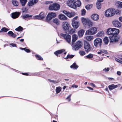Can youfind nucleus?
<instances>
[{
	"instance_id": "obj_1",
	"label": "nucleus",
	"mask_w": 122,
	"mask_h": 122,
	"mask_svg": "<svg viewBox=\"0 0 122 122\" xmlns=\"http://www.w3.org/2000/svg\"><path fill=\"white\" fill-rule=\"evenodd\" d=\"M119 32V30L115 28H109L107 29V34L111 35L109 37L110 42H116L118 41V38L117 37V36Z\"/></svg>"
},
{
	"instance_id": "obj_2",
	"label": "nucleus",
	"mask_w": 122,
	"mask_h": 122,
	"mask_svg": "<svg viewBox=\"0 0 122 122\" xmlns=\"http://www.w3.org/2000/svg\"><path fill=\"white\" fill-rule=\"evenodd\" d=\"M72 47V49L75 51H77L81 48L82 46V43L81 41H78L75 43L73 45H71Z\"/></svg>"
},
{
	"instance_id": "obj_3",
	"label": "nucleus",
	"mask_w": 122,
	"mask_h": 122,
	"mask_svg": "<svg viewBox=\"0 0 122 122\" xmlns=\"http://www.w3.org/2000/svg\"><path fill=\"white\" fill-rule=\"evenodd\" d=\"M81 20L84 25H87L89 27L92 26L93 25L92 22L88 19H86L83 17L82 18Z\"/></svg>"
},
{
	"instance_id": "obj_4",
	"label": "nucleus",
	"mask_w": 122,
	"mask_h": 122,
	"mask_svg": "<svg viewBox=\"0 0 122 122\" xmlns=\"http://www.w3.org/2000/svg\"><path fill=\"white\" fill-rule=\"evenodd\" d=\"M60 8V6L59 4L54 3L49 5V9L50 10L57 11Z\"/></svg>"
},
{
	"instance_id": "obj_5",
	"label": "nucleus",
	"mask_w": 122,
	"mask_h": 122,
	"mask_svg": "<svg viewBox=\"0 0 122 122\" xmlns=\"http://www.w3.org/2000/svg\"><path fill=\"white\" fill-rule=\"evenodd\" d=\"M115 13L114 10L112 8L106 10L105 13V15L107 17L112 16Z\"/></svg>"
},
{
	"instance_id": "obj_6",
	"label": "nucleus",
	"mask_w": 122,
	"mask_h": 122,
	"mask_svg": "<svg viewBox=\"0 0 122 122\" xmlns=\"http://www.w3.org/2000/svg\"><path fill=\"white\" fill-rule=\"evenodd\" d=\"M97 28L95 27H93L86 30L85 33L86 35H94L97 32Z\"/></svg>"
},
{
	"instance_id": "obj_7",
	"label": "nucleus",
	"mask_w": 122,
	"mask_h": 122,
	"mask_svg": "<svg viewBox=\"0 0 122 122\" xmlns=\"http://www.w3.org/2000/svg\"><path fill=\"white\" fill-rule=\"evenodd\" d=\"M46 14L43 12H42L40 13L38 15L34 16L31 19H34V20H41L44 18L46 17Z\"/></svg>"
},
{
	"instance_id": "obj_8",
	"label": "nucleus",
	"mask_w": 122,
	"mask_h": 122,
	"mask_svg": "<svg viewBox=\"0 0 122 122\" xmlns=\"http://www.w3.org/2000/svg\"><path fill=\"white\" fill-rule=\"evenodd\" d=\"M60 35L63 37L66 41L69 44H70L71 41V36L68 34L61 33Z\"/></svg>"
},
{
	"instance_id": "obj_9",
	"label": "nucleus",
	"mask_w": 122,
	"mask_h": 122,
	"mask_svg": "<svg viewBox=\"0 0 122 122\" xmlns=\"http://www.w3.org/2000/svg\"><path fill=\"white\" fill-rule=\"evenodd\" d=\"M56 15L55 13L51 12L49 13L47 16L46 20L47 22L49 21L52 18L56 17Z\"/></svg>"
},
{
	"instance_id": "obj_10",
	"label": "nucleus",
	"mask_w": 122,
	"mask_h": 122,
	"mask_svg": "<svg viewBox=\"0 0 122 122\" xmlns=\"http://www.w3.org/2000/svg\"><path fill=\"white\" fill-rule=\"evenodd\" d=\"M84 48L85 51L87 53L90 51L91 49L90 44L86 41H84Z\"/></svg>"
},
{
	"instance_id": "obj_11",
	"label": "nucleus",
	"mask_w": 122,
	"mask_h": 122,
	"mask_svg": "<svg viewBox=\"0 0 122 122\" xmlns=\"http://www.w3.org/2000/svg\"><path fill=\"white\" fill-rule=\"evenodd\" d=\"M102 41V40L100 38H97L95 39L94 41V46L96 47L99 45L101 47Z\"/></svg>"
},
{
	"instance_id": "obj_12",
	"label": "nucleus",
	"mask_w": 122,
	"mask_h": 122,
	"mask_svg": "<svg viewBox=\"0 0 122 122\" xmlns=\"http://www.w3.org/2000/svg\"><path fill=\"white\" fill-rule=\"evenodd\" d=\"M62 26L64 30H67L68 29L70 26L69 23L67 22L64 21L62 23Z\"/></svg>"
},
{
	"instance_id": "obj_13",
	"label": "nucleus",
	"mask_w": 122,
	"mask_h": 122,
	"mask_svg": "<svg viewBox=\"0 0 122 122\" xmlns=\"http://www.w3.org/2000/svg\"><path fill=\"white\" fill-rule=\"evenodd\" d=\"M74 2L73 0H68L67 2V4L69 7L74 9H75V6Z\"/></svg>"
},
{
	"instance_id": "obj_14",
	"label": "nucleus",
	"mask_w": 122,
	"mask_h": 122,
	"mask_svg": "<svg viewBox=\"0 0 122 122\" xmlns=\"http://www.w3.org/2000/svg\"><path fill=\"white\" fill-rule=\"evenodd\" d=\"M63 13L69 17H73L75 15V13L73 12H70L64 10L63 11Z\"/></svg>"
},
{
	"instance_id": "obj_15",
	"label": "nucleus",
	"mask_w": 122,
	"mask_h": 122,
	"mask_svg": "<svg viewBox=\"0 0 122 122\" xmlns=\"http://www.w3.org/2000/svg\"><path fill=\"white\" fill-rule=\"evenodd\" d=\"M112 24L114 26L117 27H120L121 25L120 23L117 20H114L112 22Z\"/></svg>"
},
{
	"instance_id": "obj_16",
	"label": "nucleus",
	"mask_w": 122,
	"mask_h": 122,
	"mask_svg": "<svg viewBox=\"0 0 122 122\" xmlns=\"http://www.w3.org/2000/svg\"><path fill=\"white\" fill-rule=\"evenodd\" d=\"M20 14L19 12H15L12 14V17L13 18L16 19L17 18Z\"/></svg>"
},
{
	"instance_id": "obj_17",
	"label": "nucleus",
	"mask_w": 122,
	"mask_h": 122,
	"mask_svg": "<svg viewBox=\"0 0 122 122\" xmlns=\"http://www.w3.org/2000/svg\"><path fill=\"white\" fill-rule=\"evenodd\" d=\"M22 17L23 19L25 20L27 18H29V19H31L33 17L32 15H29L28 14L23 15H22Z\"/></svg>"
},
{
	"instance_id": "obj_18",
	"label": "nucleus",
	"mask_w": 122,
	"mask_h": 122,
	"mask_svg": "<svg viewBox=\"0 0 122 122\" xmlns=\"http://www.w3.org/2000/svg\"><path fill=\"white\" fill-rule=\"evenodd\" d=\"M72 25L73 27L76 29L79 26L80 24L78 21H74L72 22Z\"/></svg>"
},
{
	"instance_id": "obj_19",
	"label": "nucleus",
	"mask_w": 122,
	"mask_h": 122,
	"mask_svg": "<svg viewBox=\"0 0 122 122\" xmlns=\"http://www.w3.org/2000/svg\"><path fill=\"white\" fill-rule=\"evenodd\" d=\"M78 36L76 34H73L72 36V39L71 42V44L73 45L74 44V42L77 40L78 39Z\"/></svg>"
},
{
	"instance_id": "obj_20",
	"label": "nucleus",
	"mask_w": 122,
	"mask_h": 122,
	"mask_svg": "<svg viewBox=\"0 0 122 122\" xmlns=\"http://www.w3.org/2000/svg\"><path fill=\"white\" fill-rule=\"evenodd\" d=\"M59 18L61 20H66L67 19V17L62 14H61L59 15Z\"/></svg>"
},
{
	"instance_id": "obj_21",
	"label": "nucleus",
	"mask_w": 122,
	"mask_h": 122,
	"mask_svg": "<svg viewBox=\"0 0 122 122\" xmlns=\"http://www.w3.org/2000/svg\"><path fill=\"white\" fill-rule=\"evenodd\" d=\"M92 18L94 20H97L99 19V17L97 14H93L91 16Z\"/></svg>"
},
{
	"instance_id": "obj_22",
	"label": "nucleus",
	"mask_w": 122,
	"mask_h": 122,
	"mask_svg": "<svg viewBox=\"0 0 122 122\" xmlns=\"http://www.w3.org/2000/svg\"><path fill=\"white\" fill-rule=\"evenodd\" d=\"M85 31L84 30L81 29L78 32V35L79 37H82Z\"/></svg>"
},
{
	"instance_id": "obj_23",
	"label": "nucleus",
	"mask_w": 122,
	"mask_h": 122,
	"mask_svg": "<svg viewBox=\"0 0 122 122\" xmlns=\"http://www.w3.org/2000/svg\"><path fill=\"white\" fill-rule=\"evenodd\" d=\"M74 4L75 5V8L76 7H80L81 5V2L79 0H73Z\"/></svg>"
},
{
	"instance_id": "obj_24",
	"label": "nucleus",
	"mask_w": 122,
	"mask_h": 122,
	"mask_svg": "<svg viewBox=\"0 0 122 122\" xmlns=\"http://www.w3.org/2000/svg\"><path fill=\"white\" fill-rule=\"evenodd\" d=\"M118 85H114V84H112L108 86V87L109 88V90H112L117 87Z\"/></svg>"
},
{
	"instance_id": "obj_25",
	"label": "nucleus",
	"mask_w": 122,
	"mask_h": 122,
	"mask_svg": "<svg viewBox=\"0 0 122 122\" xmlns=\"http://www.w3.org/2000/svg\"><path fill=\"white\" fill-rule=\"evenodd\" d=\"M65 51V50L64 49H61L56 51L54 52V54L58 56V54H61Z\"/></svg>"
},
{
	"instance_id": "obj_26",
	"label": "nucleus",
	"mask_w": 122,
	"mask_h": 122,
	"mask_svg": "<svg viewBox=\"0 0 122 122\" xmlns=\"http://www.w3.org/2000/svg\"><path fill=\"white\" fill-rule=\"evenodd\" d=\"M7 34L9 36L13 38L15 37L16 36V35L12 31H9L7 33Z\"/></svg>"
},
{
	"instance_id": "obj_27",
	"label": "nucleus",
	"mask_w": 122,
	"mask_h": 122,
	"mask_svg": "<svg viewBox=\"0 0 122 122\" xmlns=\"http://www.w3.org/2000/svg\"><path fill=\"white\" fill-rule=\"evenodd\" d=\"M52 22L57 25H59L60 23V21L57 18H55L52 20Z\"/></svg>"
},
{
	"instance_id": "obj_28",
	"label": "nucleus",
	"mask_w": 122,
	"mask_h": 122,
	"mask_svg": "<svg viewBox=\"0 0 122 122\" xmlns=\"http://www.w3.org/2000/svg\"><path fill=\"white\" fill-rule=\"evenodd\" d=\"M104 36V32L103 31H99L97 34V36L98 37H101Z\"/></svg>"
},
{
	"instance_id": "obj_29",
	"label": "nucleus",
	"mask_w": 122,
	"mask_h": 122,
	"mask_svg": "<svg viewBox=\"0 0 122 122\" xmlns=\"http://www.w3.org/2000/svg\"><path fill=\"white\" fill-rule=\"evenodd\" d=\"M85 38L88 41H90L93 39V36H86L85 37Z\"/></svg>"
},
{
	"instance_id": "obj_30",
	"label": "nucleus",
	"mask_w": 122,
	"mask_h": 122,
	"mask_svg": "<svg viewBox=\"0 0 122 122\" xmlns=\"http://www.w3.org/2000/svg\"><path fill=\"white\" fill-rule=\"evenodd\" d=\"M78 67V66L77 65L76 63H74L70 66V67L72 68H73L74 69H76Z\"/></svg>"
},
{
	"instance_id": "obj_31",
	"label": "nucleus",
	"mask_w": 122,
	"mask_h": 122,
	"mask_svg": "<svg viewBox=\"0 0 122 122\" xmlns=\"http://www.w3.org/2000/svg\"><path fill=\"white\" fill-rule=\"evenodd\" d=\"M20 3L22 6H24L25 5L27 1V0H20Z\"/></svg>"
},
{
	"instance_id": "obj_32",
	"label": "nucleus",
	"mask_w": 122,
	"mask_h": 122,
	"mask_svg": "<svg viewBox=\"0 0 122 122\" xmlns=\"http://www.w3.org/2000/svg\"><path fill=\"white\" fill-rule=\"evenodd\" d=\"M92 4H88L85 6V8L87 10H89L91 9L92 7Z\"/></svg>"
},
{
	"instance_id": "obj_33",
	"label": "nucleus",
	"mask_w": 122,
	"mask_h": 122,
	"mask_svg": "<svg viewBox=\"0 0 122 122\" xmlns=\"http://www.w3.org/2000/svg\"><path fill=\"white\" fill-rule=\"evenodd\" d=\"M12 2L13 5L15 6H17L18 5V2L16 0H13Z\"/></svg>"
},
{
	"instance_id": "obj_34",
	"label": "nucleus",
	"mask_w": 122,
	"mask_h": 122,
	"mask_svg": "<svg viewBox=\"0 0 122 122\" xmlns=\"http://www.w3.org/2000/svg\"><path fill=\"white\" fill-rule=\"evenodd\" d=\"M117 7L119 8H121L122 6V2L120 1H117L116 3Z\"/></svg>"
},
{
	"instance_id": "obj_35",
	"label": "nucleus",
	"mask_w": 122,
	"mask_h": 122,
	"mask_svg": "<svg viewBox=\"0 0 122 122\" xmlns=\"http://www.w3.org/2000/svg\"><path fill=\"white\" fill-rule=\"evenodd\" d=\"M103 42L104 43L106 44H108L109 42V40L108 38L107 37H106L103 39Z\"/></svg>"
},
{
	"instance_id": "obj_36",
	"label": "nucleus",
	"mask_w": 122,
	"mask_h": 122,
	"mask_svg": "<svg viewBox=\"0 0 122 122\" xmlns=\"http://www.w3.org/2000/svg\"><path fill=\"white\" fill-rule=\"evenodd\" d=\"M61 88L60 87H57L56 88V91L57 93H58L61 91Z\"/></svg>"
},
{
	"instance_id": "obj_37",
	"label": "nucleus",
	"mask_w": 122,
	"mask_h": 122,
	"mask_svg": "<svg viewBox=\"0 0 122 122\" xmlns=\"http://www.w3.org/2000/svg\"><path fill=\"white\" fill-rule=\"evenodd\" d=\"M101 3L97 1V9H99L101 8Z\"/></svg>"
},
{
	"instance_id": "obj_38",
	"label": "nucleus",
	"mask_w": 122,
	"mask_h": 122,
	"mask_svg": "<svg viewBox=\"0 0 122 122\" xmlns=\"http://www.w3.org/2000/svg\"><path fill=\"white\" fill-rule=\"evenodd\" d=\"M86 58H87L88 59H91L93 58V55L92 54H89L87 56H85Z\"/></svg>"
},
{
	"instance_id": "obj_39",
	"label": "nucleus",
	"mask_w": 122,
	"mask_h": 122,
	"mask_svg": "<svg viewBox=\"0 0 122 122\" xmlns=\"http://www.w3.org/2000/svg\"><path fill=\"white\" fill-rule=\"evenodd\" d=\"M35 56L36 59L38 60H43V58L40 55H36Z\"/></svg>"
},
{
	"instance_id": "obj_40",
	"label": "nucleus",
	"mask_w": 122,
	"mask_h": 122,
	"mask_svg": "<svg viewBox=\"0 0 122 122\" xmlns=\"http://www.w3.org/2000/svg\"><path fill=\"white\" fill-rule=\"evenodd\" d=\"M74 56V55H70V54H68L67 56L65 58L66 59H67L68 58H72Z\"/></svg>"
},
{
	"instance_id": "obj_41",
	"label": "nucleus",
	"mask_w": 122,
	"mask_h": 122,
	"mask_svg": "<svg viewBox=\"0 0 122 122\" xmlns=\"http://www.w3.org/2000/svg\"><path fill=\"white\" fill-rule=\"evenodd\" d=\"M34 4L32 0H30L29 1L28 3V5L29 6H32Z\"/></svg>"
},
{
	"instance_id": "obj_42",
	"label": "nucleus",
	"mask_w": 122,
	"mask_h": 122,
	"mask_svg": "<svg viewBox=\"0 0 122 122\" xmlns=\"http://www.w3.org/2000/svg\"><path fill=\"white\" fill-rule=\"evenodd\" d=\"M23 28L20 26L15 29V30L18 31H20L23 30Z\"/></svg>"
},
{
	"instance_id": "obj_43",
	"label": "nucleus",
	"mask_w": 122,
	"mask_h": 122,
	"mask_svg": "<svg viewBox=\"0 0 122 122\" xmlns=\"http://www.w3.org/2000/svg\"><path fill=\"white\" fill-rule=\"evenodd\" d=\"M9 30V29L5 27H3L1 29V31H2V32L3 31L6 32Z\"/></svg>"
},
{
	"instance_id": "obj_44",
	"label": "nucleus",
	"mask_w": 122,
	"mask_h": 122,
	"mask_svg": "<svg viewBox=\"0 0 122 122\" xmlns=\"http://www.w3.org/2000/svg\"><path fill=\"white\" fill-rule=\"evenodd\" d=\"M79 53L80 55L81 56H84L86 54L85 52L83 51H82L79 52Z\"/></svg>"
},
{
	"instance_id": "obj_45",
	"label": "nucleus",
	"mask_w": 122,
	"mask_h": 122,
	"mask_svg": "<svg viewBox=\"0 0 122 122\" xmlns=\"http://www.w3.org/2000/svg\"><path fill=\"white\" fill-rule=\"evenodd\" d=\"M81 15H85L86 13V11L85 9H82L81 11Z\"/></svg>"
},
{
	"instance_id": "obj_46",
	"label": "nucleus",
	"mask_w": 122,
	"mask_h": 122,
	"mask_svg": "<svg viewBox=\"0 0 122 122\" xmlns=\"http://www.w3.org/2000/svg\"><path fill=\"white\" fill-rule=\"evenodd\" d=\"M75 30L74 29H71L69 31V33L70 34H72L75 32Z\"/></svg>"
},
{
	"instance_id": "obj_47",
	"label": "nucleus",
	"mask_w": 122,
	"mask_h": 122,
	"mask_svg": "<svg viewBox=\"0 0 122 122\" xmlns=\"http://www.w3.org/2000/svg\"><path fill=\"white\" fill-rule=\"evenodd\" d=\"M71 95V94H70L66 99L67 100L69 101H70L71 100L70 97Z\"/></svg>"
},
{
	"instance_id": "obj_48",
	"label": "nucleus",
	"mask_w": 122,
	"mask_h": 122,
	"mask_svg": "<svg viewBox=\"0 0 122 122\" xmlns=\"http://www.w3.org/2000/svg\"><path fill=\"white\" fill-rule=\"evenodd\" d=\"M115 60L117 61V62H118L119 63H121H121H122V61H121L120 60L118 59L117 58H116L115 59Z\"/></svg>"
},
{
	"instance_id": "obj_49",
	"label": "nucleus",
	"mask_w": 122,
	"mask_h": 122,
	"mask_svg": "<svg viewBox=\"0 0 122 122\" xmlns=\"http://www.w3.org/2000/svg\"><path fill=\"white\" fill-rule=\"evenodd\" d=\"M101 52H102V53H104L105 54H107V51L104 50H101Z\"/></svg>"
},
{
	"instance_id": "obj_50",
	"label": "nucleus",
	"mask_w": 122,
	"mask_h": 122,
	"mask_svg": "<svg viewBox=\"0 0 122 122\" xmlns=\"http://www.w3.org/2000/svg\"><path fill=\"white\" fill-rule=\"evenodd\" d=\"M110 70L109 68H106L105 69H104L103 70L104 71H108Z\"/></svg>"
},
{
	"instance_id": "obj_51",
	"label": "nucleus",
	"mask_w": 122,
	"mask_h": 122,
	"mask_svg": "<svg viewBox=\"0 0 122 122\" xmlns=\"http://www.w3.org/2000/svg\"><path fill=\"white\" fill-rule=\"evenodd\" d=\"M78 18V17L76 16L74 17L73 19L72 20V22H73L74 21H75Z\"/></svg>"
},
{
	"instance_id": "obj_52",
	"label": "nucleus",
	"mask_w": 122,
	"mask_h": 122,
	"mask_svg": "<svg viewBox=\"0 0 122 122\" xmlns=\"http://www.w3.org/2000/svg\"><path fill=\"white\" fill-rule=\"evenodd\" d=\"M24 50L27 52L28 53L30 52V50L28 49H26V48H24Z\"/></svg>"
},
{
	"instance_id": "obj_53",
	"label": "nucleus",
	"mask_w": 122,
	"mask_h": 122,
	"mask_svg": "<svg viewBox=\"0 0 122 122\" xmlns=\"http://www.w3.org/2000/svg\"><path fill=\"white\" fill-rule=\"evenodd\" d=\"M78 87V86L75 84L71 86L72 88L75 87V88H77Z\"/></svg>"
},
{
	"instance_id": "obj_54",
	"label": "nucleus",
	"mask_w": 122,
	"mask_h": 122,
	"mask_svg": "<svg viewBox=\"0 0 122 122\" xmlns=\"http://www.w3.org/2000/svg\"><path fill=\"white\" fill-rule=\"evenodd\" d=\"M51 3V2L50 1H46L45 2V4L46 5H47V4H50Z\"/></svg>"
},
{
	"instance_id": "obj_55",
	"label": "nucleus",
	"mask_w": 122,
	"mask_h": 122,
	"mask_svg": "<svg viewBox=\"0 0 122 122\" xmlns=\"http://www.w3.org/2000/svg\"><path fill=\"white\" fill-rule=\"evenodd\" d=\"M108 79L109 80L113 81L114 79L112 77H109L108 78Z\"/></svg>"
},
{
	"instance_id": "obj_56",
	"label": "nucleus",
	"mask_w": 122,
	"mask_h": 122,
	"mask_svg": "<svg viewBox=\"0 0 122 122\" xmlns=\"http://www.w3.org/2000/svg\"><path fill=\"white\" fill-rule=\"evenodd\" d=\"M32 0L33 1L35 4L38 1V0Z\"/></svg>"
},
{
	"instance_id": "obj_57",
	"label": "nucleus",
	"mask_w": 122,
	"mask_h": 122,
	"mask_svg": "<svg viewBox=\"0 0 122 122\" xmlns=\"http://www.w3.org/2000/svg\"><path fill=\"white\" fill-rule=\"evenodd\" d=\"M90 84L92 86L95 87L96 86L93 83H90Z\"/></svg>"
},
{
	"instance_id": "obj_58",
	"label": "nucleus",
	"mask_w": 122,
	"mask_h": 122,
	"mask_svg": "<svg viewBox=\"0 0 122 122\" xmlns=\"http://www.w3.org/2000/svg\"><path fill=\"white\" fill-rule=\"evenodd\" d=\"M10 45H11L13 47L16 46V45L15 44H11Z\"/></svg>"
},
{
	"instance_id": "obj_59",
	"label": "nucleus",
	"mask_w": 122,
	"mask_h": 122,
	"mask_svg": "<svg viewBox=\"0 0 122 122\" xmlns=\"http://www.w3.org/2000/svg\"><path fill=\"white\" fill-rule=\"evenodd\" d=\"M121 72L120 71H118L117 72V74L118 75H120L121 74Z\"/></svg>"
},
{
	"instance_id": "obj_60",
	"label": "nucleus",
	"mask_w": 122,
	"mask_h": 122,
	"mask_svg": "<svg viewBox=\"0 0 122 122\" xmlns=\"http://www.w3.org/2000/svg\"><path fill=\"white\" fill-rule=\"evenodd\" d=\"M119 20L121 22H122V17H120L119 18Z\"/></svg>"
},
{
	"instance_id": "obj_61",
	"label": "nucleus",
	"mask_w": 122,
	"mask_h": 122,
	"mask_svg": "<svg viewBox=\"0 0 122 122\" xmlns=\"http://www.w3.org/2000/svg\"><path fill=\"white\" fill-rule=\"evenodd\" d=\"M86 87L87 88H88L89 90H93V89L91 87H88V86H87Z\"/></svg>"
},
{
	"instance_id": "obj_62",
	"label": "nucleus",
	"mask_w": 122,
	"mask_h": 122,
	"mask_svg": "<svg viewBox=\"0 0 122 122\" xmlns=\"http://www.w3.org/2000/svg\"><path fill=\"white\" fill-rule=\"evenodd\" d=\"M97 53L99 54H101L102 53V52H101V50H100V51L98 52Z\"/></svg>"
},
{
	"instance_id": "obj_63",
	"label": "nucleus",
	"mask_w": 122,
	"mask_h": 122,
	"mask_svg": "<svg viewBox=\"0 0 122 122\" xmlns=\"http://www.w3.org/2000/svg\"><path fill=\"white\" fill-rule=\"evenodd\" d=\"M22 74L23 75H26V76H27V75H28V73H22Z\"/></svg>"
},
{
	"instance_id": "obj_64",
	"label": "nucleus",
	"mask_w": 122,
	"mask_h": 122,
	"mask_svg": "<svg viewBox=\"0 0 122 122\" xmlns=\"http://www.w3.org/2000/svg\"><path fill=\"white\" fill-rule=\"evenodd\" d=\"M52 82L55 84H56V83H57V82L56 81H55L53 80V81Z\"/></svg>"
}]
</instances>
